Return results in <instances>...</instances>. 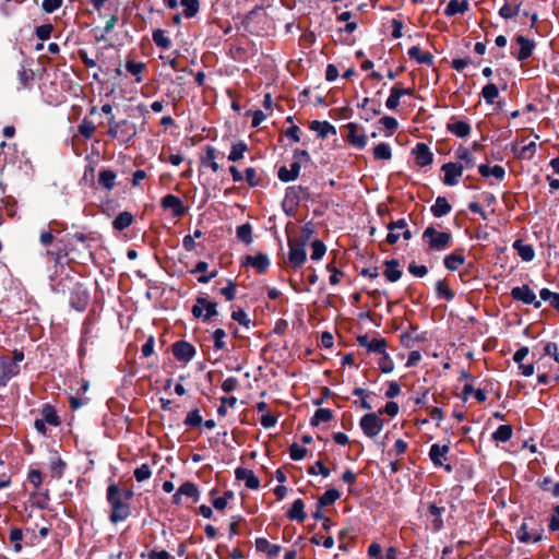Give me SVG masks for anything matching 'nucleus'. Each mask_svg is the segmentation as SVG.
I'll use <instances>...</instances> for the list:
<instances>
[{
    "label": "nucleus",
    "instance_id": "c9c22d12",
    "mask_svg": "<svg viewBox=\"0 0 559 559\" xmlns=\"http://www.w3.org/2000/svg\"><path fill=\"white\" fill-rule=\"evenodd\" d=\"M513 247L516 249L518 254L523 261L530 262L534 259L535 252L532 246L525 245L521 240H516Z\"/></svg>",
    "mask_w": 559,
    "mask_h": 559
},
{
    "label": "nucleus",
    "instance_id": "4d7b16f0",
    "mask_svg": "<svg viewBox=\"0 0 559 559\" xmlns=\"http://www.w3.org/2000/svg\"><path fill=\"white\" fill-rule=\"evenodd\" d=\"M311 249H312L311 259L313 261L321 260L323 258V255L325 254V251H326L325 245L322 241H320V240H314L311 243Z\"/></svg>",
    "mask_w": 559,
    "mask_h": 559
},
{
    "label": "nucleus",
    "instance_id": "de8ad7c7",
    "mask_svg": "<svg viewBox=\"0 0 559 559\" xmlns=\"http://www.w3.org/2000/svg\"><path fill=\"white\" fill-rule=\"evenodd\" d=\"M198 304L202 305L203 311L205 310L204 321H209L217 314L216 302L210 301L205 297H198Z\"/></svg>",
    "mask_w": 559,
    "mask_h": 559
},
{
    "label": "nucleus",
    "instance_id": "c03bdc74",
    "mask_svg": "<svg viewBox=\"0 0 559 559\" xmlns=\"http://www.w3.org/2000/svg\"><path fill=\"white\" fill-rule=\"evenodd\" d=\"M341 492L337 489L331 488L328 489L319 499L318 503L320 507H326L333 504L337 499H340Z\"/></svg>",
    "mask_w": 559,
    "mask_h": 559
},
{
    "label": "nucleus",
    "instance_id": "6e6d98bb",
    "mask_svg": "<svg viewBox=\"0 0 559 559\" xmlns=\"http://www.w3.org/2000/svg\"><path fill=\"white\" fill-rule=\"evenodd\" d=\"M41 415H43V419L46 421V424H49L52 426H58L60 423L59 417L56 414V411L53 409V407H51L49 405H46L43 408Z\"/></svg>",
    "mask_w": 559,
    "mask_h": 559
},
{
    "label": "nucleus",
    "instance_id": "cd10ccee",
    "mask_svg": "<svg viewBox=\"0 0 559 559\" xmlns=\"http://www.w3.org/2000/svg\"><path fill=\"white\" fill-rule=\"evenodd\" d=\"M116 178L117 175L114 170L102 169L99 170L97 182L102 188L111 190L116 186Z\"/></svg>",
    "mask_w": 559,
    "mask_h": 559
},
{
    "label": "nucleus",
    "instance_id": "0e129e2a",
    "mask_svg": "<svg viewBox=\"0 0 559 559\" xmlns=\"http://www.w3.org/2000/svg\"><path fill=\"white\" fill-rule=\"evenodd\" d=\"M202 417L200 415L199 409H192L187 414V417L185 419V425L189 427H197L201 425Z\"/></svg>",
    "mask_w": 559,
    "mask_h": 559
},
{
    "label": "nucleus",
    "instance_id": "f8f14e48",
    "mask_svg": "<svg viewBox=\"0 0 559 559\" xmlns=\"http://www.w3.org/2000/svg\"><path fill=\"white\" fill-rule=\"evenodd\" d=\"M413 154L415 156L416 164L420 167L429 166L433 162V154L426 143H417L413 148Z\"/></svg>",
    "mask_w": 559,
    "mask_h": 559
},
{
    "label": "nucleus",
    "instance_id": "09e8293b",
    "mask_svg": "<svg viewBox=\"0 0 559 559\" xmlns=\"http://www.w3.org/2000/svg\"><path fill=\"white\" fill-rule=\"evenodd\" d=\"M132 221H133V216L131 213L122 212L115 218V221L112 222V225H114L115 229L123 230L132 224Z\"/></svg>",
    "mask_w": 559,
    "mask_h": 559
},
{
    "label": "nucleus",
    "instance_id": "864d4df0",
    "mask_svg": "<svg viewBox=\"0 0 559 559\" xmlns=\"http://www.w3.org/2000/svg\"><path fill=\"white\" fill-rule=\"evenodd\" d=\"M481 95L485 98L486 103L493 104L495 99L499 95V90L493 83H489L483 87Z\"/></svg>",
    "mask_w": 559,
    "mask_h": 559
},
{
    "label": "nucleus",
    "instance_id": "79ce46f5",
    "mask_svg": "<svg viewBox=\"0 0 559 559\" xmlns=\"http://www.w3.org/2000/svg\"><path fill=\"white\" fill-rule=\"evenodd\" d=\"M333 413L329 408H319L312 416L310 424L311 426H319L321 423H328L332 419Z\"/></svg>",
    "mask_w": 559,
    "mask_h": 559
},
{
    "label": "nucleus",
    "instance_id": "1a4fd4ad",
    "mask_svg": "<svg viewBox=\"0 0 559 559\" xmlns=\"http://www.w3.org/2000/svg\"><path fill=\"white\" fill-rule=\"evenodd\" d=\"M441 170L444 174L443 183L453 187L457 185L459 178L462 176L464 166L461 163H445L442 165Z\"/></svg>",
    "mask_w": 559,
    "mask_h": 559
},
{
    "label": "nucleus",
    "instance_id": "c756f323",
    "mask_svg": "<svg viewBox=\"0 0 559 559\" xmlns=\"http://www.w3.org/2000/svg\"><path fill=\"white\" fill-rule=\"evenodd\" d=\"M478 171H479V174L483 177L492 176V177H495L499 181H502L504 179V176H506V170L500 165H495L493 167H490V166H488L486 164H481L478 167Z\"/></svg>",
    "mask_w": 559,
    "mask_h": 559
},
{
    "label": "nucleus",
    "instance_id": "7c9ffc66",
    "mask_svg": "<svg viewBox=\"0 0 559 559\" xmlns=\"http://www.w3.org/2000/svg\"><path fill=\"white\" fill-rule=\"evenodd\" d=\"M468 7L467 0H450L444 10V14L447 16L464 14L468 10Z\"/></svg>",
    "mask_w": 559,
    "mask_h": 559
},
{
    "label": "nucleus",
    "instance_id": "a19ab883",
    "mask_svg": "<svg viewBox=\"0 0 559 559\" xmlns=\"http://www.w3.org/2000/svg\"><path fill=\"white\" fill-rule=\"evenodd\" d=\"M436 294L438 298L444 299V300H452L454 298L453 290L448 286L447 282L444 280H439L436 283Z\"/></svg>",
    "mask_w": 559,
    "mask_h": 559
},
{
    "label": "nucleus",
    "instance_id": "ea45409f",
    "mask_svg": "<svg viewBox=\"0 0 559 559\" xmlns=\"http://www.w3.org/2000/svg\"><path fill=\"white\" fill-rule=\"evenodd\" d=\"M513 433L511 425H500L492 433V439L498 442H508Z\"/></svg>",
    "mask_w": 559,
    "mask_h": 559
},
{
    "label": "nucleus",
    "instance_id": "37998d69",
    "mask_svg": "<svg viewBox=\"0 0 559 559\" xmlns=\"http://www.w3.org/2000/svg\"><path fill=\"white\" fill-rule=\"evenodd\" d=\"M178 490L179 495L192 498L193 501H198L200 498V491L198 487L191 481L183 483Z\"/></svg>",
    "mask_w": 559,
    "mask_h": 559
},
{
    "label": "nucleus",
    "instance_id": "69168bd1",
    "mask_svg": "<svg viewBox=\"0 0 559 559\" xmlns=\"http://www.w3.org/2000/svg\"><path fill=\"white\" fill-rule=\"evenodd\" d=\"M400 98H401V96L397 92V87H395V86L392 87L390 96L386 98V102H385L386 108L390 110L396 109L400 104Z\"/></svg>",
    "mask_w": 559,
    "mask_h": 559
},
{
    "label": "nucleus",
    "instance_id": "a211bd4d",
    "mask_svg": "<svg viewBox=\"0 0 559 559\" xmlns=\"http://www.w3.org/2000/svg\"><path fill=\"white\" fill-rule=\"evenodd\" d=\"M235 477L238 480H243L249 489H258L260 487V480L251 469L238 467L235 471Z\"/></svg>",
    "mask_w": 559,
    "mask_h": 559
},
{
    "label": "nucleus",
    "instance_id": "20e7f679",
    "mask_svg": "<svg viewBox=\"0 0 559 559\" xmlns=\"http://www.w3.org/2000/svg\"><path fill=\"white\" fill-rule=\"evenodd\" d=\"M305 191V188L301 186H292L286 188L285 197L282 202L283 211L288 216H294L296 210L300 203L301 193Z\"/></svg>",
    "mask_w": 559,
    "mask_h": 559
},
{
    "label": "nucleus",
    "instance_id": "9b49d317",
    "mask_svg": "<svg viewBox=\"0 0 559 559\" xmlns=\"http://www.w3.org/2000/svg\"><path fill=\"white\" fill-rule=\"evenodd\" d=\"M542 533H543L542 530H538V531L530 530L527 523L523 522L521 524V526L518 528V531L515 532V536L519 539V542L524 543V544H530V543H537V542L542 540V538H543Z\"/></svg>",
    "mask_w": 559,
    "mask_h": 559
},
{
    "label": "nucleus",
    "instance_id": "680f3d73",
    "mask_svg": "<svg viewBox=\"0 0 559 559\" xmlns=\"http://www.w3.org/2000/svg\"><path fill=\"white\" fill-rule=\"evenodd\" d=\"M380 122L388 131V135H392L399 128V122L394 117L385 116L381 118Z\"/></svg>",
    "mask_w": 559,
    "mask_h": 559
},
{
    "label": "nucleus",
    "instance_id": "6ab92c4d",
    "mask_svg": "<svg viewBox=\"0 0 559 559\" xmlns=\"http://www.w3.org/2000/svg\"><path fill=\"white\" fill-rule=\"evenodd\" d=\"M464 249L457 248L452 253L448 254L443 259L444 266L449 271H457L460 266L465 263V257L463 254Z\"/></svg>",
    "mask_w": 559,
    "mask_h": 559
},
{
    "label": "nucleus",
    "instance_id": "5fc2aeb1",
    "mask_svg": "<svg viewBox=\"0 0 559 559\" xmlns=\"http://www.w3.org/2000/svg\"><path fill=\"white\" fill-rule=\"evenodd\" d=\"M381 357L379 359V368L383 373H390L394 369V362L390 358L389 354L386 353V349L380 353Z\"/></svg>",
    "mask_w": 559,
    "mask_h": 559
},
{
    "label": "nucleus",
    "instance_id": "13d9d810",
    "mask_svg": "<svg viewBox=\"0 0 559 559\" xmlns=\"http://www.w3.org/2000/svg\"><path fill=\"white\" fill-rule=\"evenodd\" d=\"M225 336H226V332L223 329H216L213 332L212 337L214 341V348L216 350H222L226 347V343L224 341Z\"/></svg>",
    "mask_w": 559,
    "mask_h": 559
},
{
    "label": "nucleus",
    "instance_id": "603ef678",
    "mask_svg": "<svg viewBox=\"0 0 559 559\" xmlns=\"http://www.w3.org/2000/svg\"><path fill=\"white\" fill-rule=\"evenodd\" d=\"M153 41L162 49H168L171 46L170 39L166 36L163 29H155L153 32Z\"/></svg>",
    "mask_w": 559,
    "mask_h": 559
},
{
    "label": "nucleus",
    "instance_id": "774afa93",
    "mask_svg": "<svg viewBox=\"0 0 559 559\" xmlns=\"http://www.w3.org/2000/svg\"><path fill=\"white\" fill-rule=\"evenodd\" d=\"M544 353L546 356H549L554 358V360L559 364V347L558 344L555 342H548L546 343L544 347Z\"/></svg>",
    "mask_w": 559,
    "mask_h": 559
},
{
    "label": "nucleus",
    "instance_id": "58836bf2",
    "mask_svg": "<svg viewBox=\"0 0 559 559\" xmlns=\"http://www.w3.org/2000/svg\"><path fill=\"white\" fill-rule=\"evenodd\" d=\"M520 9L521 3L512 4L511 2L506 0L504 4L499 10V15L504 20L513 19L515 15L519 14Z\"/></svg>",
    "mask_w": 559,
    "mask_h": 559
},
{
    "label": "nucleus",
    "instance_id": "052dcab7",
    "mask_svg": "<svg viewBox=\"0 0 559 559\" xmlns=\"http://www.w3.org/2000/svg\"><path fill=\"white\" fill-rule=\"evenodd\" d=\"M307 449L299 445L298 443H293L289 447V455L294 461H300L307 455Z\"/></svg>",
    "mask_w": 559,
    "mask_h": 559
},
{
    "label": "nucleus",
    "instance_id": "dca6fc26",
    "mask_svg": "<svg viewBox=\"0 0 559 559\" xmlns=\"http://www.w3.org/2000/svg\"><path fill=\"white\" fill-rule=\"evenodd\" d=\"M20 373V366L9 360H2L0 365V386H5L9 381Z\"/></svg>",
    "mask_w": 559,
    "mask_h": 559
},
{
    "label": "nucleus",
    "instance_id": "b1692460",
    "mask_svg": "<svg viewBox=\"0 0 559 559\" xmlns=\"http://www.w3.org/2000/svg\"><path fill=\"white\" fill-rule=\"evenodd\" d=\"M310 130L316 131L322 139L328 138L330 134L335 135L336 129L329 121L313 120L309 126Z\"/></svg>",
    "mask_w": 559,
    "mask_h": 559
},
{
    "label": "nucleus",
    "instance_id": "39448f33",
    "mask_svg": "<svg viewBox=\"0 0 559 559\" xmlns=\"http://www.w3.org/2000/svg\"><path fill=\"white\" fill-rule=\"evenodd\" d=\"M386 228L389 229V234L385 240L389 245L396 243L401 236L405 240H409L412 238V233L407 228V222L404 218L389 223Z\"/></svg>",
    "mask_w": 559,
    "mask_h": 559
},
{
    "label": "nucleus",
    "instance_id": "f704fd0d",
    "mask_svg": "<svg viewBox=\"0 0 559 559\" xmlns=\"http://www.w3.org/2000/svg\"><path fill=\"white\" fill-rule=\"evenodd\" d=\"M455 157L463 163L464 168H472L475 165L473 153L464 146H460L455 151Z\"/></svg>",
    "mask_w": 559,
    "mask_h": 559
},
{
    "label": "nucleus",
    "instance_id": "72a5a7b5",
    "mask_svg": "<svg viewBox=\"0 0 559 559\" xmlns=\"http://www.w3.org/2000/svg\"><path fill=\"white\" fill-rule=\"evenodd\" d=\"M209 264L204 261H199L195 267L191 271L192 273H200L201 275L198 277V282L202 284L209 283L212 278L216 277L217 271H212L209 274H205Z\"/></svg>",
    "mask_w": 559,
    "mask_h": 559
},
{
    "label": "nucleus",
    "instance_id": "8fccbe9b",
    "mask_svg": "<svg viewBox=\"0 0 559 559\" xmlns=\"http://www.w3.org/2000/svg\"><path fill=\"white\" fill-rule=\"evenodd\" d=\"M538 485L539 487L544 490V491H549L551 492V495L555 497V498H558L559 497V481L558 483H554L552 479L548 476L546 477H543L539 481H538Z\"/></svg>",
    "mask_w": 559,
    "mask_h": 559
},
{
    "label": "nucleus",
    "instance_id": "a878e982",
    "mask_svg": "<svg viewBox=\"0 0 559 559\" xmlns=\"http://www.w3.org/2000/svg\"><path fill=\"white\" fill-rule=\"evenodd\" d=\"M384 265L385 270L383 274L389 282H397L402 277V271L400 270V263L397 260H386Z\"/></svg>",
    "mask_w": 559,
    "mask_h": 559
},
{
    "label": "nucleus",
    "instance_id": "2f4dec72",
    "mask_svg": "<svg viewBox=\"0 0 559 559\" xmlns=\"http://www.w3.org/2000/svg\"><path fill=\"white\" fill-rule=\"evenodd\" d=\"M444 512L443 507H437L436 504H430L428 507V514L433 516L431 526L435 532H439L443 528V520L442 514Z\"/></svg>",
    "mask_w": 559,
    "mask_h": 559
},
{
    "label": "nucleus",
    "instance_id": "4468645a",
    "mask_svg": "<svg viewBox=\"0 0 559 559\" xmlns=\"http://www.w3.org/2000/svg\"><path fill=\"white\" fill-rule=\"evenodd\" d=\"M447 130L457 138H466L471 133V126L466 120H460L456 117H451L447 123Z\"/></svg>",
    "mask_w": 559,
    "mask_h": 559
},
{
    "label": "nucleus",
    "instance_id": "f3484780",
    "mask_svg": "<svg viewBox=\"0 0 559 559\" xmlns=\"http://www.w3.org/2000/svg\"><path fill=\"white\" fill-rule=\"evenodd\" d=\"M164 209L170 210L175 216H182L186 213V207L180 198L174 194H167L162 200Z\"/></svg>",
    "mask_w": 559,
    "mask_h": 559
},
{
    "label": "nucleus",
    "instance_id": "473e14b6",
    "mask_svg": "<svg viewBox=\"0 0 559 559\" xmlns=\"http://www.w3.org/2000/svg\"><path fill=\"white\" fill-rule=\"evenodd\" d=\"M245 179L250 187H262L264 185L263 171H258L253 167L245 170Z\"/></svg>",
    "mask_w": 559,
    "mask_h": 559
},
{
    "label": "nucleus",
    "instance_id": "ddd939ff",
    "mask_svg": "<svg viewBox=\"0 0 559 559\" xmlns=\"http://www.w3.org/2000/svg\"><path fill=\"white\" fill-rule=\"evenodd\" d=\"M359 346L365 347L368 352L380 354L386 349V341L382 337L370 338L368 334L359 335L357 337Z\"/></svg>",
    "mask_w": 559,
    "mask_h": 559
},
{
    "label": "nucleus",
    "instance_id": "c85d7f7f",
    "mask_svg": "<svg viewBox=\"0 0 559 559\" xmlns=\"http://www.w3.org/2000/svg\"><path fill=\"white\" fill-rule=\"evenodd\" d=\"M304 509H305V503H304L302 499H296L293 502L292 508L288 510L287 516L292 521H298V522L302 523L307 518V514Z\"/></svg>",
    "mask_w": 559,
    "mask_h": 559
},
{
    "label": "nucleus",
    "instance_id": "5701e85b",
    "mask_svg": "<svg viewBox=\"0 0 559 559\" xmlns=\"http://www.w3.org/2000/svg\"><path fill=\"white\" fill-rule=\"evenodd\" d=\"M246 265L254 267L259 273H264L270 266V260L264 253L248 255L246 257Z\"/></svg>",
    "mask_w": 559,
    "mask_h": 559
},
{
    "label": "nucleus",
    "instance_id": "393cba45",
    "mask_svg": "<svg viewBox=\"0 0 559 559\" xmlns=\"http://www.w3.org/2000/svg\"><path fill=\"white\" fill-rule=\"evenodd\" d=\"M451 210L452 206L445 197H437L435 203L430 207L432 215L437 218L448 215Z\"/></svg>",
    "mask_w": 559,
    "mask_h": 559
},
{
    "label": "nucleus",
    "instance_id": "aec40b11",
    "mask_svg": "<svg viewBox=\"0 0 559 559\" xmlns=\"http://www.w3.org/2000/svg\"><path fill=\"white\" fill-rule=\"evenodd\" d=\"M300 168L301 165L299 164V160H294L289 168L286 166L280 167L277 177L283 182L294 181L298 178Z\"/></svg>",
    "mask_w": 559,
    "mask_h": 559
},
{
    "label": "nucleus",
    "instance_id": "3c124183",
    "mask_svg": "<svg viewBox=\"0 0 559 559\" xmlns=\"http://www.w3.org/2000/svg\"><path fill=\"white\" fill-rule=\"evenodd\" d=\"M376 159L389 160L392 157L391 146L388 143H379L373 148Z\"/></svg>",
    "mask_w": 559,
    "mask_h": 559
},
{
    "label": "nucleus",
    "instance_id": "9d476101",
    "mask_svg": "<svg viewBox=\"0 0 559 559\" xmlns=\"http://www.w3.org/2000/svg\"><path fill=\"white\" fill-rule=\"evenodd\" d=\"M173 354L178 360L188 362L194 357L195 348L186 341H179L173 345Z\"/></svg>",
    "mask_w": 559,
    "mask_h": 559
},
{
    "label": "nucleus",
    "instance_id": "0eeeda50",
    "mask_svg": "<svg viewBox=\"0 0 559 559\" xmlns=\"http://www.w3.org/2000/svg\"><path fill=\"white\" fill-rule=\"evenodd\" d=\"M288 262L294 269L300 267L307 260L306 247L297 239H288Z\"/></svg>",
    "mask_w": 559,
    "mask_h": 559
},
{
    "label": "nucleus",
    "instance_id": "7ed1b4c3",
    "mask_svg": "<svg viewBox=\"0 0 559 559\" xmlns=\"http://www.w3.org/2000/svg\"><path fill=\"white\" fill-rule=\"evenodd\" d=\"M383 425L384 421L378 413H368L359 420V427L368 438L377 437L381 432Z\"/></svg>",
    "mask_w": 559,
    "mask_h": 559
},
{
    "label": "nucleus",
    "instance_id": "4be33fe9",
    "mask_svg": "<svg viewBox=\"0 0 559 559\" xmlns=\"http://www.w3.org/2000/svg\"><path fill=\"white\" fill-rule=\"evenodd\" d=\"M255 549L264 552L269 558H276L282 547L280 545L271 544L266 538L259 537L255 539Z\"/></svg>",
    "mask_w": 559,
    "mask_h": 559
},
{
    "label": "nucleus",
    "instance_id": "bb28decb",
    "mask_svg": "<svg viewBox=\"0 0 559 559\" xmlns=\"http://www.w3.org/2000/svg\"><path fill=\"white\" fill-rule=\"evenodd\" d=\"M408 56L420 64L431 66L433 63V56L428 51H423L418 46L411 47Z\"/></svg>",
    "mask_w": 559,
    "mask_h": 559
},
{
    "label": "nucleus",
    "instance_id": "6e6552de",
    "mask_svg": "<svg viewBox=\"0 0 559 559\" xmlns=\"http://www.w3.org/2000/svg\"><path fill=\"white\" fill-rule=\"evenodd\" d=\"M450 452V447L447 444L440 445L438 443L431 444L429 449V459L437 467L442 466L448 473L452 472V465L443 464L447 461V455Z\"/></svg>",
    "mask_w": 559,
    "mask_h": 559
},
{
    "label": "nucleus",
    "instance_id": "f03ea898",
    "mask_svg": "<svg viewBox=\"0 0 559 559\" xmlns=\"http://www.w3.org/2000/svg\"><path fill=\"white\" fill-rule=\"evenodd\" d=\"M423 240L433 251H444L452 245V235L448 231H438L435 227L428 226L423 233Z\"/></svg>",
    "mask_w": 559,
    "mask_h": 559
},
{
    "label": "nucleus",
    "instance_id": "2eb2a0df",
    "mask_svg": "<svg viewBox=\"0 0 559 559\" xmlns=\"http://www.w3.org/2000/svg\"><path fill=\"white\" fill-rule=\"evenodd\" d=\"M345 128L348 131L347 141L357 148H364L367 144V138L364 133L359 132V126L355 122H349Z\"/></svg>",
    "mask_w": 559,
    "mask_h": 559
},
{
    "label": "nucleus",
    "instance_id": "4c0bfd02",
    "mask_svg": "<svg viewBox=\"0 0 559 559\" xmlns=\"http://www.w3.org/2000/svg\"><path fill=\"white\" fill-rule=\"evenodd\" d=\"M248 151V145L243 141H239L231 145L228 154V160L238 162L243 158L245 153Z\"/></svg>",
    "mask_w": 559,
    "mask_h": 559
},
{
    "label": "nucleus",
    "instance_id": "a18cd8bd",
    "mask_svg": "<svg viewBox=\"0 0 559 559\" xmlns=\"http://www.w3.org/2000/svg\"><path fill=\"white\" fill-rule=\"evenodd\" d=\"M180 4L183 8V15L187 19L195 16L200 10L199 0H181Z\"/></svg>",
    "mask_w": 559,
    "mask_h": 559
},
{
    "label": "nucleus",
    "instance_id": "49530a36",
    "mask_svg": "<svg viewBox=\"0 0 559 559\" xmlns=\"http://www.w3.org/2000/svg\"><path fill=\"white\" fill-rule=\"evenodd\" d=\"M236 236L238 240L249 245L252 242V227L249 223L242 224L237 227Z\"/></svg>",
    "mask_w": 559,
    "mask_h": 559
},
{
    "label": "nucleus",
    "instance_id": "423d86ee",
    "mask_svg": "<svg viewBox=\"0 0 559 559\" xmlns=\"http://www.w3.org/2000/svg\"><path fill=\"white\" fill-rule=\"evenodd\" d=\"M513 300L521 301L524 305H533L535 309H539L542 302L536 299L535 293L530 288L528 285L515 286L510 292Z\"/></svg>",
    "mask_w": 559,
    "mask_h": 559
},
{
    "label": "nucleus",
    "instance_id": "e2e57ef3",
    "mask_svg": "<svg viewBox=\"0 0 559 559\" xmlns=\"http://www.w3.org/2000/svg\"><path fill=\"white\" fill-rule=\"evenodd\" d=\"M64 468H66V463L60 457H56L50 463V469L52 472V476L56 478L62 477Z\"/></svg>",
    "mask_w": 559,
    "mask_h": 559
},
{
    "label": "nucleus",
    "instance_id": "bf43d9fd",
    "mask_svg": "<svg viewBox=\"0 0 559 559\" xmlns=\"http://www.w3.org/2000/svg\"><path fill=\"white\" fill-rule=\"evenodd\" d=\"M314 233L313 226L311 223H307L301 227V236L300 239H297L298 243H302L305 247L310 241L312 235Z\"/></svg>",
    "mask_w": 559,
    "mask_h": 559
},
{
    "label": "nucleus",
    "instance_id": "e433bc0d",
    "mask_svg": "<svg viewBox=\"0 0 559 559\" xmlns=\"http://www.w3.org/2000/svg\"><path fill=\"white\" fill-rule=\"evenodd\" d=\"M87 293L85 290H81L80 288H78V290L72 293L71 295V304L79 311L85 309L87 305Z\"/></svg>",
    "mask_w": 559,
    "mask_h": 559
},
{
    "label": "nucleus",
    "instance_id": "338daca9",
    "mask_svg": "<svg viewBox=\"0 0 559 559\" xmlns=\"http://www.w3.org/2000/svg\"><path fill=\"white\" fill-rule=\"evenodd\" d=\"M79 132L81 135H83L85 139L92 138V135L95 132V126L90 120H83V122L79 127Z\"/></svg>",
    "mask_w": 559,
    "mask_h": 559
},
{
    "label": "nucleus",
    "instance_id": "412c9836",
    "mask_svg": "<svg viewBox=\"0 0 559 559\" xmlns=\"http://www.w3.org/2000/svg\"><path fill=\"white\" fill-rule=\"evenodd\" d=\"M516 43L520 45V50L515 55L519 61H524L532 56V52L535 48V43L532 39H528L522 35L516 36Z\"/></svg>",
    "mask_w": 559,
    "mask_h": 559
},
{
    "label": "nucleus",
    "instance_id": "f257e3e1",
    "mask_svg": "<svg viewBox=\"0 0 559 559\" xmlns=\"http://www.w3.org/2000/svg\"><path fill=\"white\" fill-rule=\"evenodd\" d=\"M131 492L120 490L117 485H110L107 489V500L111 507L110 521L118 523L124 521L130 515L129 500Z\"/></svg>",
    "mask_w": 559,
    "mask_h": 559
}]
</instances>
